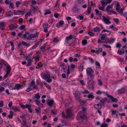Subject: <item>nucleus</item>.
Here are the masks:
<instances>
[{
  "label": "nucleus",
  "mask_w": 127,
  "mask_h": 127,
  "mask_svg": "<svg viewBox=\"0 0 127 127\" xmlns=\"http://www.w3.org/2000/svg\"><path fill=\"white\" fill-rule=\"evenodd\" d=\"M86 72L87 75L90 76V78H94L95 75L94 71L91 67L87 68Z\"/></svg>",
  "instance_id": "obj_1"
},
{
  "label": "nucleus",
  "mask_w": 127,
  "mask_h": 127,
  "mask_svg": "<svg viewBox=\"0 0 127 127\" xmlns=\"http://www.w3.org/2000/svg\"><path fill=\"white\" fill-rule=\"evenodd\" d=\"M61 68H62L64 70V72H66L65 70V69L67 70V72L66 73L67 75H68L70 73V67L69 65L68 66V69H67V67L66 65L64 63H61Z\"/></svg>",
  "instance_id": "obj_2"
},
{
  "label": "nucleus",
  "mask_w": 127,
  "mask_h": 127,
  "mask_svg": "<svg viewBox=\"0 0 127 127\" xmlns=\"http://www.w3.org/2000/svg\"><path fill=\"white\" fill-rule=\"evenodd\" d=\"M94 79L90 78L89 77H88L87 78L88 87L91 89H93L94 88L93 81V79Z\"/></svg>",
  "instance_id": "obj_3"
},
{
  "label": "nucleus",
  "mask_w": 127,
  "mask_h": 127,
  "mask_svg": "<svg viewBox=\"0 0 127 127\" xmlns=\"http://www.w3.org/2000/svg\"><path fill=\"white\" fill-rule=\"evenodd\" d=\"M50 73L49 71L47 72L46 73H42L41 76L42 78L45 79L50 77Z\"/></svg>",
  "instance_id": "obj_4"
},
{
  "label": "nucleus",
  "mask_w": 127,
  "mask_h": 127,
  "mask_svg": "<svg viewBox=\"0 0 127 127\" xmlns=\"http://www.w3.org/2000/svg\"><path fill=\"white\" fill-rule=\"evenodd\" d=\"M37 34H30L28 36L27 39L28 40H34V38L37 36Z\"/></svg>",
  "instance_id": "obj_5"
},
{
  "label": "nucleus",
  "mask_w": 127,
  "mask_h": 127,
  "mask_svg": "<svg viewBox=\"0 0 127 127\" xmlns=\"http://www.w3.org/2000/svg\"><path fill=\"white\" fill-rule=\"evenodd\" d=\"M23 87V86L22 84H16L14 86V90L22 89Z\"/></svg>",
  "instance_id": "obj_6"
},
{
  "label": "nucleus",
  "mask_w": 127,
  "mask_h": 127,
  "mask_svg": "<svg viewBox=\"0 0 127 127\" xmlns=\"http://www.w3.org/2000/svg\"><path fill=\"white\" fill-rule=\"evenodd\" d=\"M102 17L103 18V20L105 24H108L111 23V22L109 21V18H106L104 16H103Z\"/></svg>",
  "instance_id": "obj_7"
},
{
  "label": "nucleus",
  "mask_w": 127,
  "mask_h": 127,
  "mask_svg": "<svg viewBox=\"0 0 127 127\" xmlns=\"http://www.w3.org/2000/svg\"><path fill=\"white\" fill-rule=\"evenodd\" d=\"M78 6L77 4H76L75 5L72 9V10L74 12L76 13L79 11V9L78 8Z\"/></svg>",
  "instance_id": "obj_8"
},
{
  "label": "nucleus",
  "mask_w": 127,
  "mask_h": 127,
  "mask_svg": "<svg viewBox=\"0 0 127 127\" xmlns=\"http://www.w3.org/2000/svg\"><path fill=\"white\" fill-rule=\"evenodd\" d=\"M67 113V117H71L72 114V111L71 109H67L66 111Z\"/></svg>",
  "instance_id": "obj_9"
},
{
  "label": "nucleus",
  "mask_w": 127,
  "mask_h": 127,
  "mask_svg": "<svg viewBox=\"0 0 127 127\" xmlns=\"http://www.w3.org/2000/svg\"><path fill=\"white\" fill-rule=\"evenodd\" d=\"M107 97H108L110 98V99L112 102H117L118 101L117 99L115 98H114L111 95L108 94H107Z\"/></svg>",
  "instance_id": "obj_10"
},
{
  "label": "nucleus",
  "mask_w": 127,
  "mask_h": 127,
  "mask_svg": "<svg viewBox=\"0 0 127 127\" xmlns=\"http://www.w3.org/2000/svg\"><path fill=\"white\" fill-rule=\"evenodd\" d=\"M78 114L81 118H83L86 116V113L83 112L82 111H80L79 112Z\"/></svg>",
  "instance_id": "obj_11"
},
{
  "label": "nucleus",
  "mask_w": 127,
  "mask_h": 127,
  "mask_svg": "<svg viewBox=\"0 0 127 127\" xmlns=\"http://www.w3.org/2000/svg\"><path fill=\"white\" fill-rule=\"evenodd\" d=\"M40 98V96L39 95V93H37L35 94L34 96L32 97V100L36 99H39Z\"/></svg>",
  "instance_id": "obj_12"
},
{
  "label": "nucleus",
  "mask_w": 127,
  "mask_h": 127,
  "mask_svg": "<svg viewBox=\"0 0 127 127\" xmlns=\"http://www.w3.org/2000/svg\"><path fill=\"white\" fill-rule=\"evenodd\" d=\"M33 102H35L36 104L38 105V106H40L41 107H42L43 105L40 103L39 100L38 99H36L35 100H32Z\"/></svg>",
  "instance_id": "obj_13"
},
{
  "label": "nucleus",
  "mask_w": 127,
  "mask_h": 127,
  "mask_svg": "<svg viewBox=\"0 0 127 127\" xmlns=\"http://www.w3.org/2000/svg\"><path fill=\"white\" fill-rule=\"evenodd\" d=\"M30 87H32L33 89H37V87L35 85V82L33 81H32L31 83Z\"/></svg>",
  "instance_id": "obj_14"
},
{
  "label": "nucleus",
  "mask_w": 127,
  "mask_h": 127,
  "mask_svg": "<svg viewBox=\"0 0 127 127\" xmlns=\"http://www.w3.org/2000/svg\"><path fill=\"white\" fill-rule=\"evenodd\" d=\"M125 52V51L124 49H123L121 48L118 50L117 53L118 54L122 55Z\"/></svg>",
  "instance_id": "obj_15"
},
{
  "label": "nucleus",
  "mask_w": 127,
  "mask_h": 127,
  "mask_svg": "<svg viewBox=\"0 0 127 127\" xmlns=\"http://www.w3.org/2000/svg\"><path fill=\"white\" fill-rule=\"evenodd\" d=\"M5 25L4 23H0V29L3 30L5 29Z\"/></svg>",
  "instance_id": "obj_16"
},
{
  "label": "nucleus",
  "mask_w": 127,
  "mask_h": 127,
  "mask_svg": "<svg viewBox=\"0 0 127 127\" xmlns=\"http://www.w3.org/2000/svg\"><path fill=\"white\" fill-rule=\"evenodd\" d=\"M18 27V26L16 24H15V25L12 24L9 26L10 29L11 30H12L14 29H16Z\"/></svg>",
  "instance_id": "obj_17"
},
{
  "label": "nucleus",
  "mask_w": 127,
  "mask_h": 127,
  "mask_svg": "<svg viewBox=\"0 0 127 127\" xmlns=\"http://www.w3.org/2000/svg\"><path fill=\"white\" fill-rule=\"evenodd\" d=\"M31 6L32 7L30 10V12H31L32 11H34V12L38 8V6H32V5H31Z\"/></svg>",
  "instance_id": "obj_18"
},
{
  "label": "nucleus",
  "mask_w": 127,
  "mask_h": 127,
  "mask_svg": "<svg viewBox=\"0 0 127 127\" xmlns=\"http://www.w3.org/2000/svg\"><path fill=\"white\" fill-rule=\"evenodd\" d=\"M54 102V101L53 100H51L47 102V104L48 106L51 107L52 106Z\"/></svg>",
  "instance_id": "obj_19"
},
{
  "label": "nucleus",
  "mask_w": 127,
  "mask_h": 127,
  "mask_svg": "<svg viewBox=\"0 0 127 127\" xmlns=\"http://www.w3.org/2000/svg\"><path fill=\"white\" fill-rule=\"evenodd\" d=\"M9 81L8 79H7L6 80L3 81V83H2V85L3 86H5L6 85H7L9 83Z\"/></svg>",
  "instance_id": "obj_20"
},
{
  "label": "nucleus",
  "mask_w": 127,
  "mask_h": 127,
  "mask_svg": "<svg viewBox=\"0 0 127 127\" xmlns=\"http://www.w3.org/2000/svg\"><path fill=\"white\" fill-rule=\"evenodd\" d=\"M94 106L95 108L98 109H100L101 108V105L100 104H95Z\"/></svg>",
  "instance_id": "obj_21"
},
{
  "label": "nucleus",
  "mask_w": 127,
  "mask_h": 127,
  "mask_svg": "<svg viewBox=\"0 0 127 127\" xmlns=\"http://www.w3.org/2000/svg\"><path fill=\"white\" fill-rule=\"evenodd\" d=\"M6 15L7 16L10 17L13 15V13L11 11H8L7 12Z\"/></svg>",
  "instance_id": "obj_22"
},
{
  "label": "nucleus",
  "mask_w": 127,
  "mask_h": 127,
  "mask_svg": "<svg viewBox=\"0 0 127 127\" xmlns=\"http://www.w3.org/2000/svg\"><path fill=\"white\" fill-rule=\"evenodd\" d=\"M11 68L10 66L8 65H7L6 67L5 71L8 73L10 72L11 70Z\"/></svg>",
  "instance_id": "obj_23"
},
{
  "label": "nucleus",
  "mask_w": 127,
  "mask_h": 127,
  "mask_svg": "<svg viewBox=\"0 0 127 127\" xmlns=\"http://www.w3.org/2000/svg\"><path fill=\"white\" fill-rule=\"evenodd\" d=\"M118 93L119 94H122L124 93L125 91V90L124 88H123L119 90Z\"/></svg>",
  "instance_id": "obj_24"
},
{
  "label": "nucleus",
  "mask_w": 127,
  "mask_h": 127,
  "mask_svg": "<svg viewBox=\"0 0 127 127\" xmlns=\"http://www.w3.org/2000/svg\"><path fill=\"white\" fill-rule=\"evenodd\" d=\"M31 105L29 104H26V108H27L28 109L30 112L31 113H32V111L31 109Z\"/></svg>",
  "instance_id": "obj_25"
},
{
  "label": "nucleus",
  "mask_w": 127,
  "mask_h": 127,
  "mask_svg": "<svg viewBox=\"0 0 127 127\" xmlns=\"http://www.w3.org/2000/svg\"><path fill=\"white\" fill-rule=\"evenodd\" d=\"M46 45V44H44L41 47L40 50L41 51L44 52L45 51Z\"/></svg>",
  "instance_id": "obj_26"
},
{
  "label": "nucleus",
  "mask_w": 127,
  "mask_h": 127,
  "mask_svg": "<svg viewBox=\"0 0 127 127\" xmlns=\"http://www.w3.org/2000/svg\"><path fill=\"white\" fill-rule=\"evenodd\" d=\"M43 84H44L46 86V87L49 89H51V87L45 81L43 82Z\"/></svg>",
  "instance_id": "obj_27"
},
{
  "label": "nucleus",
  "mask_w": 127,
  "mask_h": 127,
  "mask_svg": "<svg viewBox=\"0 0 127 127\" xmlns=\"http://www.w3.org/2000/svg\"><path fill=\"white\" fill-rule=\"evenodd\" d=\"M9 112L10 114L8 115V117L9 118L11 119L13 117V112L11 111H10Z\"/></svg>",
  "instance_id": "obj_28"
},
{
  "label": "nucleus",
  "mask_w": 127,
  "mask_h": 127,
  "mask_svg": "<svg viewBox=\"0 0 127 127\" xmlns=\"http://www.w3.org/2000/svg\"><path fill=\"white\" fill-rule=\"evenodd\" d=\"M32 56V54H29L28 56H27L26 58V60H29L32 59H31Z\"/></svg>",
  "instance_id": "obj_29"
},
{
  "label": "nucleus",
  "mask_w": 127,
  "mask_h": 127,
  "mask_svg": "<svg viewBox=\"0 0 127 127\" xmlns=\"http://www.w3.org/2000/svg\"><path fill=\"white\" fill-rule=\"evenodd\" d=\"M77 2L80 4H82L85 3V1L83 0H76Z\"/></svg>",
  "instance_id": "obj_30"
},
{
  "label": "nucleus",
  "mask_w": 127,
  "mask_h": 127,
  "mask_svg": "<svg viewBox=\"0 0 127 127\" xmlns=\"http://www.w3.org/2000/svg\"><path fill=\"white\" fill-rule=\"evenodd\" d=\"M102 93H105L106 94H107V92H105L104 91L102 92L100 90H98L96 92V94H102Z\"/></svg>",
  "instance_id": "obj_31"
},
{
  "label": "nucleus",
  "mask_w": 127,
  "mask_h": 127,
  "mask_svg": "<svg viewBox=\"0 0 127 127\" xmlns=\"http://www.w3.org/2000/svg\"><path fill=\"white\" fill-rule=\"evenodd\" d=\"M106 37V36L105 34H102L101 36V39L102 40H104Z\"/></svg>",
  "instance_id": "obj_32"
},
{
  "label": "nucleus",
  "mask_w": 127,
  "mask_h": 127,
  "mask_svg": "<svg viewBox=\"0 0 127 127\" xmlns=\"http://www.w3.org/2000/svg\"><path fill=\"white\" fill-rule=\"evenodd\" d=\"M96 14L97 15H101V12H100L99 10L96 9H95V10Z\"/></svg>",
  "instance_id": "obj_33"
},
{
  "label": "nucleus",
  "mask_w": 127,
  "mask_h": 127,
  "mask_svg": "<svg viewBox=\"0 0 127 127\" xmlns=\"http://www.w3.org/2000/svg\"><path fill=\"white\" fill-rule=\"evenodd\" d=\"M82 44L83 46H85L87 44V40L86 39L83 40L82 42Z\"/></svg>",
  "instance_id": "obj_34"
},
{
  "label": "nucleus",
  "mask_w": 127,
  "mask_h": 127,
  "mask_svg": "<svg viewBox=\"0 0 127 127\" xmlns=\"http://www.w3.org/2000/svg\"><path fill=\"white\" fill-rule=\"evenodd\" d=\"M73 36L71 35H70L69 36L66 37V39L67 40H69L71 39L72 38Z\"/></svg>",
  "instance_id": "obj_35"
},
{
  "label": "nucleus",
  "mask_w": 127,
  "mask_h": 127,
  "mask_svg": "<svg viewBox=\"0 0 127 127\" xmlns=\"http://www.w3.org/2000/svg\"><path fill=\"white\" fill-rule=\"evenodd\" d=\"M91 7L89 6L88 7L87 10L86 12H87L88 14H89L91 13Z\"/></svg>",
  "instance_id": "obj_36"
},
{
  "label": "nucleus",
  "mask_w": 127,
  "mask_h": 127,
  "mask_svg": "<svg viewBox=\"0 0 127 127\" xmlns=\"http://www.w3.org/2000/svg\"><path fill=\"white\" fill-rule=\"evenodd\" d=\"M107 98L106 97H105L104 98L102 99L100 101L103 104H104L107 101Z\"/></svg>",
  "instance_id": "obj_37"
},
{
  "label": "nucleus",
  "mask_w": 127,
  "mask_h": 127,
  "mask_svg": "<svg viewBox=\"0 0 127 127\" xmlns=\"http://www.w3.org/2000/svg\"><path fill=\"white\" fill-rule=\"evenodd\" d=\"M113 5L112 4L110 5H108L107 6L106 8V10L107 11H108L109 9L111 8H112L113 6Z\"/></svg>",
  "instance_id": "obj_38"
},
{
  "label": "nucleus",
  "mask_w": 127,
  "mask_h": 127,
  "mask_svg": "<svg viewBox=\"0 0 127 127\" xmlns=\"http://www.w3.org/2000/svg\"><path fill=\"white\" fill-rule=\"evenodd\" d=\"M27 62H28L27 65V66H29L31 65V63L33 61L32 59L29 60H27Z\"/></svg>",
  "instance_id": "obj_39"
},
{
  "label": "nucleus",
  "mask_w": 127,
  "mask_h": 127,
  "mask_svg": "<svg viewBox=\"0 0 127 127\" xmlns=\"http://www.w3.org/2000/svg\"><path fill=\"white\" fill-rule=\"evenodd\" d=\"M35 110L37 113H40L41 112V109L37 107L35 109Z\"/></svg>",
  "instance_id": "obj_40"
},
{
  "label": "nucleus",
  "mask_w": 127,
  "mask_h": 127,
  "mask_svg": "<svg viewBox=\"0 0 127 127\" xmlns=\"http://www.w3.org/2000/svg\"><path fill=\"white\" fill-rule=\"evenodd\" d=\"M101 2L102 3V6L104 8L105 5L107 4H106V2L104 0H103L101 1Z\"/></svg>",
  "instance_id": "obj_41"
},
{
  "label": "nucleus",
  "mask_w": 127,
  "mask_h": 127,
  "mask_svg": "<svg viewBox=\"0 0 127 127\" xmlns=\"http://www.w3.org/2000/svg\"><path fill=\"white\" fill-rule=\"evenodd\" d=\"M40 57L38 55H36L35 57V59L36 62H38L39 61Z\"/></svg>",
  "instance_id": "obj_42"
},
{
  "label": "nucleus",
  "mask_w": 127,
  "mask_h": 127,
  "mask_svg": "<svg viewBox=\"0 0 127 127\" xmlns=\"http://www.w3.org/2000/svg\"><path fill=\"white\" fill-rule=\"evenodd\" d=\"M8 87L11 90H14V85H9Z\"/></svg>",
  "instance_id": "obj_43"
},
{
  "label": "nucleus",
  "mask_w": 127,
  "mask_h": 127,
  "mask_svg": "<svg viewBox=\"0 0 127 127\" xmlns=\"http://www.w3.org/2000/svg\"><path fill=\"white\" fill-rule=\"evenodd\" d=\"M83 64H81L79 68V71L80 72H82L83 71Z\"/></svg>",
  "instance_id": "obj_44"
},
{
  "label": "nucleus",
  "mask_w": 127,
  "mask_h": 127,
  "mask_svg": "<svg viewBox=\"0 0 127 127\" xmlns=\"http://www.w3.org/2000/svg\"><path fill=\"white\" fill-rule=\"evenodd\" d=\"M102 49L101 48H100L99 49L97 50H96L95 52L98 54H99V53L102 52Z\"/></svg>",
  "instance_id": "obj_45"
},
{
  "label": "nucleus",
  "mask_w": 127,
  "mask_h": 127,
  "mask_svg": "<svg viewBox=\"0 0 127 127\" xmlns=\"http://www.w3.org/2000/svg\"><path fill=\"white\" fill-rule=\"evenodd\" d=\"M22 44L24 46H25L27 47L29 46L28 44L24 41H22Z\"/></svg>",
  "instance_id": "obj_46"
},
{
  "label": "nucleus",
  "mask_w": 127,
  "mask_h": 127,
  "mask_svg": "<svg viewBox=\"0 0 127 127\" xmlns=\"http://www.w3.org/2000/svg\"><path fill=\"white\" fill-rule=\"evenodd\" d=\"M11 74H10L9 73H8L6 72V73L5 74L4 76V78H6L8 77V76H10Z\"/></svg>",
  "instance_id": "obj_47"
},
{
  "label": "nucleus",
  "mask_w": 127,
  "mask_h": 127,
  "mask_svg": "<svg viewBox=\"0 0 127 127\" xmlns=\"http://www.w3.org/2000/svg\"><path fill=\"white\" fill-rule=\"evenodd\" d=\"M80 93L79 92L76 91L74 94V96L76 97L77 96L80 95Z\"/></svg>",
  "instance_id": "obj_48"
},
{
  "label": "nucleus",
  "mask_w": 127,
  "mask_h": 127,
  "mask_svg": "<svg viewBox=\"0 0 127 127\" xmlns=\"http://www.w3.org/2000/svg\"><path fill=\"white\" fill-rule=\"evenodd\" d=\"M94 30L95 32H100V29L98 27H96L94 29Z\"/></svg>",
  "instance_id": "obj_49"
},
{
  "label": "nucleus",
  "mask_w": 127,
  "mask_h": 127,
  "mask_svg": "<svg viewBox=\"0 0 127 127\" xmlns=\"http://www.w3.org/2000/svg\"><path fill=\"white\" fill-rule=\"evenodd\" d=\"M20 117L21 118L22 120L26 119V116L25 115H21L20 116Z\"/></svg>",
  "instance_id": "obj_50"
},
{
  "label": "nucleus",
  "mask_w": 127,
  "mask_h": 127,
  "mask_svg": "<svg viewBox=\"0 0 127 127\" xmlns=\"http://www.w3.org/2000/svg\"><path fill=\"white\" fill-rule=\"evenodd\" d=\"M14 14L16 15H20L19 10L17 11L14 10Z\"/></svg>",
  "instance_id": "obj_51"
},
{
  "label": "nucleus",
  "mask_w": 127,
  "mask_h": 127,
  "mask_svg": "<svg viewBox=\"0 0 127 127\" xmlns=\"http://www.w3.org/2000/svg\"><path fill=\"white\" fill-rule=\"evenodd\" d=\"M51 13V12L49 10H47L46 11L44 15H46L48 14H50Z\"/></svg>",
  "instance_id": "obj_52"
},
{
  "label": "nucleus",
  "mask_w": 127,
  "mask_h": 127,
  "mask_svg": "<svg viewBox=\"0 0 127 127\" xmlns=\"http://www.w3.org/2000/svg\"><path fill=\"white\" fill-rule=\"evenodd\" d=\"M29 33L28 32H26L23 35V37L25 38H27V36L29 35Z\"/></svg>",
  "instance_id": "obj_53"
},
{
  "label": "nucleus",
  "mask_w": 127,
  "mask_h": 127,
  "mask_svg": "<svg viewBox=\"0 0 127 127\" xmlns=\"http://www.w3.org/2000/svg\"><path fill=\"white\" fill-rule=\"evenodd\" d=\"M48 25L47 23L44 24H43V26L44 29L47 28Z\"/></svg>",
  "instance_id": "obj_54"
},
{
  "label": "nucleus",
  "mask_w": 127,
  "mask_h": 127,
  "mask_svg": "<svg viewBox=\"0 0 127 127\" xmlns=\"http://www.w3.org/2000/svg\"><path fill=\"white\" fill-rule=\"evenodd\" d=\"M77 18L78 19H80V20H82L84 19V17L82 15L77 16Z\"/></svg>",
  "instance_id": "obj_55"
},
{
  "label": "nucleus",
  "mask_w": 127,
  "mask_h": 127,
  "mask_svg": "<svg viewBox=\"0 0 127 127\" xmlns=\"http://www.w3.org/2000/svg\"><path fill=\"white\" fill-rule=\"evenodd\" d=\"M75 97L76 100H77L79 101H81V100H79L80 99V95L79 96H77Z\"/></svg>",
  "instance_id": "obj_56"
},
{
  "label": "nucleus",
  "mask_w": 127,
  "mask_h": 127,
  "mask_svg": "<svg viewBox=\"0 0 127 127\" xmlns=\"http://www.w3.org/2000/svg\"><path fill=\"white\" fill-rule=\"evenodd\" d=\"M88 97L89 98H93L94 97V96L91 94H90L88 95Z\"/></svg>",
  "instance_id": "obj_57"
},
{
  "label": "nucleus",
  "mask_w": 127,
  "mask_h": 127,
  "mask_svg": "<svg viewBox=\"0 0 127 127\" xmlns=\"http://www.w3.org/2000/svg\"><path fill=\"white\" fill-rule=\"evenodd\" d=\"M88 59H89L92 64H93L94 63V61L93 59L90 57H88Z\"/></svg>",
  "instance_id": "obj_58"
},
{
  "label": "nucleus",
  "mask_w": 127,
  "mask_h": 127,
  "mask_svg": "<svg viewBox=\"0 0 127 127\" xmlns=\"http://www.w3.org/2000/svg\"><path fill=\"white\" fill-rule=\"evenodd\" d=\"M30 12H28L25 15V17L26 19H27L28 16H30L31 15V13Z\"/></svg>",
  "instance_id": "obj_59"
},
{
  "label": "nucleus",
  "mask_w": 127,
  "mask_h": 127,
  "mask_svg": "<svg viewBox=\"0 0 127 127\" xmlns=\"http://www.w3.org/2000/svg\"><path fill=\"white\" fill-rule=\"evenodd\" d=\"M118 11V12L121 14H122L123 12V9L122 8H119Z\"/></svg>",
  "instance_id": "obj_60"
},
{
  "label": "nucleus",
  "mask_w": 127,
  "mask_h": 127,
  "mask_svg": "<svg viewBox=\"0 0 127 127\" xmlns=\"http://www.w3.org/2000/svg\"><path fill=\"white\" fill-rule=\"evenodd\" d=\"M71 69H73L75 68V66L74 64H71L70 67Z\"/></svg>",
  "instance_id": "obj_61"
},
{
  "label": "nucleus",
  "mask_w": 127,
  "mask_h": 127,
  "mask_svg": "<svg viewBox=\"0 0 127 127\" xmlns=\"http://www.w3.org/2000/svg\"><path fill=\"white\" fill-rule=\"evenodd\" d=\"M21 2H20L19 1H17L16 3V7H19V5L21 4Z\"/></svg>",
  "instance_id": "obj_62"
},
{
  "label": "nucleus",
  "mask_w": 127,
  "mask_h": 127,
  "mask_svg": "<svg viewBox=\"0 0 127 127\" xmlns=\"http://www.w3.org/2000/svg\"><path fill=\"white\" fill-rule=\"evenodd\" d=\"M108 126L106 124L103 123L101 125L100 127H107Z\"/></svg>",
  "instance_id": "obj_63"
},
{
  "label": "nucleus",
  "mask_w": 127,
  "mask_h": 127,
  "mask_svg": "<svg viewBox=\"0 0 127 127\" xmlns=\"http://www.w3.org/2000/svg\"><path fill=\"white\" fill-rule=\"evenodd\" d=\"M59 15L58 13H55L54 15V16L56 18H57L58 17Z\"/></svg>",
  "instance_id": "obj_64"
}]
</instances>
